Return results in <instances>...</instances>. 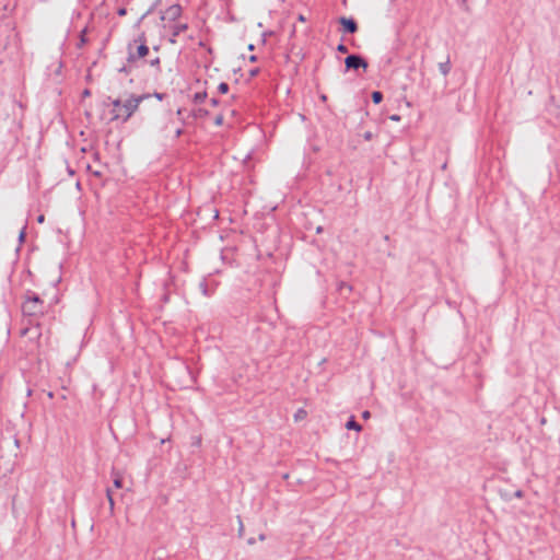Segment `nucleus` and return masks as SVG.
<instances>
[{"label": "nucleus", "mask_w": 560, "mask_h": 560, "mask_svg": "<svg viewBox=\"0 0 560 560\" xmlns=\"http://www.w3.org/2000/svg\"><path fill=\"white\" fill-rule=\"evenodd\" d=\"M149 98V96L141 95L135 96L131 95L125 100H108L106 106L109 107V118L110 120H121L127 121L131 115L137 110L140 103L144 100Z\"/></svg>", "instance_id": "f257e3e1"}, {"label": "nucleus", "mask_w": 560, "mask_h": 560, "mask_svg": "<svg viewBox=\"0 0 560 560\" xmlns=\"http://www.w3.org/2000/svg\"><path fill=\"white\" fill-rule=\"evenodd\" d=\"M182 15V8L173 4L162 12L161 20L163 27L172 31L174 36L186 30V24L177 22Z\"/></svg>", "instance_id": "f03ea898"}, {"label": "nucleus", "mask_w": 560, "mask_h": 560, "mask_svg": "<svg viewBox=\"0 0 560 560\" xmlns=\"http://www.w3.org/2000/svg\"><path fill=\"white\" fill-rule=\"evenodd\" d=\"M148 54L149 47L143 39L135 40V43L129 46V60L131 61L142 59Z\"/></svg>", "instance_id": "7ed1b4c3"}, {"label": "nucleus", "mask_w": 560, "mask_h": 560, "mask_svg": "<svg viewBox=\"0 0 560 560\" xmlns=\"http://www.w3.org/2000/svg\"><path fill=\"white\" fill-rule=\"evenodd\" d=\"M42 301L37 296L28 298L23 304V312L27 315H37L42 313Z\"/></svg>", "instance_id": "20e7f679"}, {"label": "nucleus", "mask_w": 560, "mask_h": 560, "mask_svg": "<svg viewBox=\"0 0 560 560\" xmlns=\"http://www.w3.org/2000/svg\"><path fill=\"white\" fill-rule=\"evenodd\" d=\"M207 82L203 83V88L200 86L199 82H197L196 88H192V102L195 105H199L203 103L208 97V91H207Z\"/></svg>", "instance_id": "39448f33"}, {"label": "nucleus", "mask_w": 560, "mask_h": 560, "mask_svg": "<svg viewBox=\"0 0 560 560\" xmlns=\"http://www.w3.org/2000/svg\"><path fill=\"white\" fill-rule=\"evenodd\" d=\"M345 63H346L347 68H353V69H358L360 67H362L364 69L368 68V63L361 57L355 56V55L348 56L345 60Z\"/></svg>", "instance_id": "423d86ee"}, {"label": "nucleus", "mask_w": 560, "mask_h": 560, "mask_svg": "<svg viewBox=\"0 0 560 560\" xmlns=\"http://www.w3.org/2000/svg\"><path fill=\"white\" fill-rule=\"evenodd\" d=\"M339 22L343 26L345 32L355 33L358 30L357 23L352 19L341 18Z\"/></svg>", "instance_id": "0eeeda50"}, {"label": "nucleus", "mask_w": 560, "mask_h": 560, "mask_svg": "<svg viewBox=\"0 0 560 560\" xmlns=\"http://www.w3.org/2000/svg\"><path fill=\"white\" fill-rule=\"evenodd\" d=\"M23 335L24 336H28L30 335L31 339H37V338H39L40 332H39L38 328H34V329L26 328V329L23 330Z\"/></svg>", "instance_id": "6e6552de"}, {"label": "nucleus", "mask_w": 560, "mask_h": 560, "mask_svg": "<svg viewBox=\"0 0 560 560\" xmlns=\"http://www.w3.org/2000/svg\"><path fill=\"white\" fill-rule=\"evenodd\" d=\"M346 428L348 430H355L358 432L362 430L361 425L354 421L353 417L346 423Z\"/></svg>", "instance_id": "1a4fd4ad"}, {"label": "nucleus", "mask_w": 560, "mask_h": 560, "mask_svg": "<svg viewBox=\"0 0 560 560\" xmlns=\"http://www.w3.org/2000/svg\"><path fill=\"white\" fill-rule=\"evenodd\" d=\"M307 413L304 409H299L294 415V421H301L306 418Z\"/></svg>", "instance_id": "9d476101"}, {"label": "nucleus", "mask_w": 560, "mask_h": 560, "mask_svg": "<svg viewBox=\"0 0 560 560\" xmlns=\"http://www.w3.org/2000/svg\"><path fill=\"white\" fill-rule=\"evenodd\" d=\"M114 487L116 489H120L122 487V477L120 474H115V477H114Z\"/></svg>", "instance_id": "9b49d317"}, {"label": "nucleus", "mask_w": 560, "mask_h": 560, "mask_svg": "<svg viewBox=\"0 0 560 560\" xmlns=\"http://www.w3.org/2000/svg\"><path fill=\"white\" fill-rule=\"evenodd\" d=\"M383 100V94L378 91H375L372 93V101L375 103V104H378L381 103Z\"/></svg>", "instance_id": "f8f14e48"}, {"label": "nucleus", "mask_w": 560, "mask_h": 560, "mask_svg": "<svg viewBox=\"0 0 560 560\" xmlns=\"http://www.w3.org/2000/svg\"><path fill=\"white\" fill-rule=\"evenodd\" d=\"M106 497H107V500H108V504H109L110 510H114L115 502H114L113 492H112V490H110V489H108V490L106 491Z\"/></svg>", "instance_id": "ddd939ff"}, {"label": "nucleus", "mask_w": 560, "mask_h": 560, "mask_svg": "<svg viewBox=\"0 0 560 560\" xmlns=\"http://www.w3.org/2000/svg\"><path fill=\"white\" fill-rule=\"evenodd\" d=\"M220 93L225 94L229 91V85L225 82H221L218 86Z\"/></svg>", "instance_id": "4468645a"}, {"label": "nucleus", "mask_w": 560, "mask_h": 560, "mask_svg": "<svg viewBox=\"0 0 560 560\" xmlns=\"http://www.w3.org/2000/svg\"><path fill=\"white\" fill-rule=\"evenodd\" d=\"M194 113H195V116H197V117H206L208 114L207 109H203V108L195 109Z\"/></svg>", "instance_id": "2eb2a0df"}, {"label": "nucleus", "mask_w": 560, "mask_h": 560, "mask_svg": "<svg viewBox=\"0 0 560 560\" xmlns=\"http://www.w3.org/2000/svg\"><path fill=\"white\" fill-rule=\"evenodd\" d=\"M223 122H224V116L223 115L215 116V118H214V124L215 125L221 126V125H223Z\"/></svg>", "instance_id": "dca6fc26"}, {"label": "nucleus", "mask_w": 560, "mask_h": 560, "mask_svg": "<svg viewBox=\"0 0 560 560\" xmlns=\"http://www.w3.org/2000/svg\"><path fill=\"white\" fill-rule=\"evenodd\" d=\"M440 69H441V71L443 72V74H447V73H448V70H450L448 62H446V63H444V65H441V66H440Z\"/></svg>", "instance_id": "f3484780"}, {"label": "nucleus", "mask_w": 560, "mask_h": 560, "mask_svg": "<svg viewBox=\"0 0 560 560\" xmlns=\"http://www.w3.org/2000/svg\"><path fill=\"white\" fill-rule=\"evenodd\" d=\"M337 50L342 54H346L348 51L347 47L343 44L338 45Z\"/></svg>", "instance_id": "a211bd4d"}, {"label": "nucleus", "mask_w": 560, "mask_h": 560, "mask_svg": "<svg viewBox=\"0 0 560 560\" xmlns=\"http://www.w3.org/2000/svg\"><path fill=\"white\" fill-rule=\"evenodd\" d=\"M37 221H38V223H44V221H45V215H44V214H40V215L37 218Z\"/></svg>", "instance_id": "6ab92c4d"}, {"label": "nucleus", "mask_w": 560, "mask_h": 560, "mask_svg": "<svg viewBox=\"0 0 560 560\" xmlns=\"http://www.w3.org/2000/svg\"><path fill=\"white\" fill-rule=\"evenodd\" d=\"M362 417H363L364 419H369V418L371 417L370 411H364V412L362 413Z\"/></svg>", "instance_id": "aec40b11"}, {"label": "nucleus", "mask_w": 560, "mask_h": 560, "mask_svg": "<svg viewBox=\"0 0 560 560\" xmlns=\"http://www.w3.org/2000/svg\"><path fill=\"white\" fill-rule=\"evenodd\" d=\"M390 119L394 121H399L400 117L398 115H393V116H390Z\"/></svg>", "instance_id": "412c9836"}, {"label": "nucleus", "mask_w": 560, "mask_h": 560, "mask_svg": "<svg viewBox=\"0 0 560 560\" xmlns=\"http://www.w3.org/2000/svg\"><path fill=\"white\" fill-rule=\"evenodd\" d=\"M250 75L254 77L258 73V69L250 70Z\"/></svg>", "instance_id": "4be33fe9"}, {"label": "nucleus", "mask_w": 560, "mask_h": 560, "mask_svg": "<svg viewBox=\"0 0 560 560\" xmlns=\"http://www.w3.org/2000/svg\"><path fill=\"white\" fill-rule=\"evenodd\" d=\"M257 60L255 55L249 56V61L255 62Z\"/></svg>", "instance_id": "5701e85b"}, {"label": "nucleus", "mask_w": 560, "mask_h": 560, "mask_svg": "<svg viewBox=\"0 0 560 560\" xmlns=\"http://www.w3.org/2000/svg\"><path fill=\"white\" fill-rule=\"evenodd\" d=\"M119 14H120V15L126 14V10H125V9L119 10Z\"/></svg>", "instance_id": "b1692460"}, {"label": "nucleus", "mask_w": 560, "mask_h": 560, "mask_svg": "<svg viewBox=\"0 0 560 560\" xmlns=\"http://www.w3.org/2000/svg\"><path fill=\"white\" fill-rule=\"evenodd\" d=\"M48 397L49 398H52L54 397V394L51 392L48 393Z\"/></svg>", "instance_id": "393cba45"}, {"label": "nucleus", "mask_w": 560, "mask_h": 560, "mask_svg": "<svg viewBox=\"0 0 560 560\" xmlns=\"http://www.w3.org/2000/svg\"><path fill=\"white\" fill-rule=\"evenodd\" d=\"M265 539V536L264 535H260L259 536V540H264Z\"/></svg>", "instance_id": "a878e982"}]
</instances>
